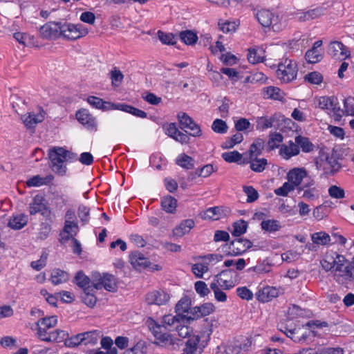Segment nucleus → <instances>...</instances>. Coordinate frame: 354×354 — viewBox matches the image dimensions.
I'll use <instances>...</instances> for the list:
<instances>
[{
	"instance_id": "f257e3e1",
	"label": "nucleus",
	"mask_w": 354,
	"mask_h": 354,
	"mask_svg": "<svg viewBox=\"0 0 354 354\" xmlns=\"http://www.w3.org/2000/svg\"><path fill=\"white\" fill-rule=\"evenodd\" d=\"M48 158L51 169L60 176L66 172V162L77 159V154L60 147H54L48 150Z\"/></svg>"
},
{
	"instance_id": "f03ea898",
	"label": "nucleus",
	"mask_w": 354,
	"mask_h": 354,
	"mask_svg": "<svg viewBox=\"0 0 354 354\" xmlns=\"http://www.w3.org/2000/svg\"><path fill=\"white\" fill-rule=\"evenodd\" d=\"M147 326L155 337L154 344L164 347H173L178 345V339L174 338L172 335L167 333L165 326L157 323L151 318L147 321Z\"/></svg>"
},
{
	"instance_id": "7ed1b4c3",
	"label": "nucleus",
	"mask_w": 354,
	"mask_h": 354,
	"mask_svg": "<svg viewBox=\"0 0 354 354\" xmlns=\"http://www.w3.org/2000/svg\"><path fill=\"white\" fill-rule=\"evenodd\" d=\"M255 17L262 26H272V30L276 32L282 30L288 25L287 17L274 15L272 12L266 9L258 10L255 14Z\"/></svg>"
},
{
	"instance_id": "20e7f679",
	"label": "nucleus",
	"mask_w": 354,
	"mask_h": 354,
	"mask_svg": "<svg viewBox=\"0 0 354 354\" xmlns=\"http://www.w3.org/2000/svg\"><path fill=\"white\" fill-rule=\"evenodd\" d=\"M338 266L334 269V279L339 284H346L354 281V264L351 262L344 266L347 261L345 257H338Z\"/></svg>"
},
{
	"instance_id": "39448f33",
	"label": "nucleus",
	"mask_w": 354,
	"mask_h": 354,
	"mask_svg": "<svg viewBox=\"0 0 354 354\" xmlns=\"http://www.w3.org/2000/svg\"><path fill=\"white\" fill-rule=\"evenodd\" d=\"M92 284L96 290L104 288L109 292H115L118 288L117 279L109 273L93 272L92 274Z\"/></svg>"
},
{
	"instance_id": "423d86ee",
	"label": "nucleus",
	"mask_w": 354,
	"mask_h": 354,
	"mask_svg": "<svg viewBox=\"0 0 354 354\" xmlns=\"http://www.w3.org/2000/svg\"><path fill=\"white\" fill-rule=\"evenodd\" d=\"M277 67V76L281 82L288 83L296 79L298 68L294 61L286 59Z\"/></svg>"
},
{
	"instance_id": "0eeeda50",
	"label": "nucleus",
	"mask_w": 354,
	"mask_h": 354,
	"mask_svg": "<svg viewBox=\"0 0 354 354\" xmlns=\"http://www.w3.org/2000/svg\"><path fill=\"white\" fill-rule=\"evenodd\" d=\"M12 105L15 111L20 116L21 122L27 129H34L37 124L41 122L44 120V115L41 111L38 113L31 111L25 114H21L19 113V108H17L19 106V104L12 101Z\"/></svg>"
},
{
	"instance_id": "6e6552de",
	"label": "nucleus",
	"mask_w": 354,
	"mask_h": 354,
	"mask_svg": "<svg viewBox=\"0 0 354 354\" xmlns=\"http://www.w3.org/2000/svg\"><path fill=\"white\" fill-rule=\"evenodd\" d=\"M88 33L86 28L80 24H62V37L69 40H75L85 36Z\"/></svg>"
},
{
	"instance_id": "1a4fd4ad",
	"label": "nucleus",
	"mask_w": 354,
	"mask_h": 354,
	"mask_svg": "<svg viewBox=\"0 0 354 354\" xmlns=\"http://www.w3.org/2000/svg\"><path fill=\"white\" fill-rule=\"evenodd\" d=\"M177 118L179 122L180 129H188L190 130L189 135L191 136H201L202 131L200 126L196 124L186 113L179 112L177 115Z\"/></svg>"
},
{
	"instance_id": "9d476101",
	"label": "nucleus",
	"mask_w": 354,
	"mask_h": 354,
	"mask_svg": "<svg viewBox=\"0 0 354 354\" xmlns=\"http://www.w3.org/2000/svg\"><path fill=\"white\" fill-rule=\"evenodd\" d=\"M131 264L138 270L142 268H148L150 270H159L160 266L156 264H151L150 261L138 251L133 252L129 255Z\"/></svg>"
},
{
	"instance_id": "9b49d317",
	"label": "nucleus",
	"mask_w": 354,
	"mask_h": 354,
	"mask_svg": "<svg viewBox=\"0 0 354 354\" xmlns=\"http://www.w3.org/2000/svg\"><path fill=\"white\" fill-rule=\"evenodd\" d=\"M206 344L207 341H201L199 335L189 336L181 354H201Z\"/></svg>"
},
{
	"instance_id": "f8f14e48",
	"label": "nucleus",
	"mask_w": 354,
	"mask_h": 354,
	"mask_svg": "<svg viewBox=\"0 0 354 354\" xmlns=\"http://www.w3.org/2000/svg\"><path fill=\"white\" fill-rule=\"evenodd\" d=\"M252 246V243L245 239L238 238L232 241L229 245L227 254L230 256H239L245 252Z\"/></svg>"
},
{
	"instance_id": "ddd939ff",
	"label": "nucleus",
	"mask_w": 354,
	"mask_h": 354,
	"mask_svg": "<svg viewBox=\"0 0 354 354\" xmlns=\"http://www.w3.org/2000/svg\"><path fill=\"white\" fill-rule=\"evenodd\" d=\"M328 54L335 59H345L350 56V51L342 42L331 41L328 46Z\"/></svg>"
},
{
	"instance_id": "4468645a",
	"label": "nucleus",
	"mask_w": 354,
	"mask_h": 354,
	"mask_svg": "<svg viewBox=\"0 0 354 354\" xmlns=\"http://www.w3.org/2000/svg\"><path fill=\"white\" fill-rule=\"evenodd\" d=\"M247 341L248 343L243 345L234 342L218 346L216 354H239L242 349L246 350L247 347L251 345V342L249 339H247Z\"/></svg>"
},
{
	"instance_id": "2eb2a0df",
	"label": "nucleus",
	"mask_w": 354,
	"mask_h": 354,
	"mask_svg": "<svg viewBox=\"0 0 354 354\" xmlns=\"http://www.w3.org/2000/svg\"><path fill=\"white\" fill-rule=\"evenodd\" d=\"M28 216L23 213H15L10 216L8 220V227L18 230L24 227L28 223Z\"/></svg>"
},
{
	"instance_id": "dca6fc26",
	"label": "nucleus",
	"mask_w": 354,
	"mask_h": 354,
	"mask_svg": "<svg viewBox=\"0 0 354 354\" xmlns=\"http://www.w3.org/2000/svg\"><path fill=\"white\" fill-rule=\"evenodd\" d=\"M307 176V171L304 168H294L287 175V178L294 186L298 189L303 179Z\"/></svg>"
},
{
	"instance_id": "f3484780",
	"label": "nucleus",
	"mask_w": 354,
	"mask_h": 354,
	"mask_svg": "<svg viewBox=\"0 0 354 354\" xmlns=\"http://www.w3.org/2000/svg\"><path fill=\"white\" fill-rule=\"evenodd\" d=\"M78 231L79 227L77 222L65 220L63 232L61 233L62 240L65 242L71 238L74 239Z\"/></svg>"
},
{
	"instance_id": "a211bd4d",
	"label": "nucleus",
	"mask_w": 354,
	"mask_h": 354,
	"mask_svg": "<svg viewBox=\"0 0 354 354\" xmlns=\"http://www.w3.org/2000/svg\"><path fill=\"white\" fill-rule=\"evenodd\" d=\"M169 299V295L163 291H153L146 296V301L150 304L163 305Z\"/></svg>"
},
{
	"instance_id": "6ab92c4d",
	"label": "nucleus",
	"mask_w": 354,
	"mask_h": 354,
	"mask_svg": "<svg viewBox=\"0 0 354 354\" xmlns=\"http://www.w3.org/2000/svg\"><path fill=\"white\" fill-rule=\"evenodd\" d=\"M76 117L78 121L89 129L96 130L97 123L95 118L91 115L86 109H82L77 112Z\"/></svg>"
},
{
	"instance_id": "aec40b11",
	"label": "nucleus",
	"mask_w": 354,
	"mask_h": 354,
	"mask_svg": "<svg viewBox=\"0 0 354 354\" xmlns=\"http://www.w3.org/2000/svg\"><path fill=\"white\" fill-rule=\"evenodd\" d=\"M88 103L92 106L102 109L103 111H109V110H117L118 103H113L110 102L103 101L101 98L95 97V96H89L87 98Z\"/></svg>"
},
{
	"instance_id": "412c9836",
	"label": "nucleus",
	"mask_w": 354,
	"mask_h": 354,
	"mask_svg": "<svg viewBox=\"0 0 354 354\" xmlns=\"http://www.w3.org/2000/svg\"><path fill=\"white\" fill-rule=\"evenodd\" d=\"M338 257H344L336 252L327 253L325 257L320 261L322 268L326 272L335 269L338 266Z\"/></svg>"
},
{
	"instance_id": "4be33fe9",
	"label": "nucleus",
	"mask_w": 354,
	"mask_h": 354,
	"mask_svg": "<svg viewBox=\"0 0 354 354\" xmlns=\"http://www.w3.org/2000/svg\"><path fill=\"white\" fill-rule=\"evenodd\" d=\"M44 194H38L34 196L32 201L29 203V213L35 215L37 213L44 214Z\"/></svg>"
},
{
	"instance_id": "5701e85b",
	"label": "nucleus",
	"mask_w": 354,
	"mask_h": 354,
	"mask_svg": "<svg viewBox=\"0 0 354 354\" xmlns=\"http://www.w3.org/2000/svg\"><path fill=\"white\" fill-rule=\"evenodd\" d=\"M300 149L297 143L290 140L287 145H282L279 150V154L286 160L299 153Z\"/></svg>"
},
{
	"instance_id": "b1692460",
	"label": "nucleus",
	"mask_w": 354,
	"mask_h": 354,
	"mask_svg": "<svg viewBox=\"0 0 354 354\" xmlns=\"http://www.w3.org/2000/svg\"><path fill=\"white\" fill-rule=\"evenodd\" d=\"M279 292V290L276 288L267 286L259 291L258 299L263 303H266L278 297Z\"/></svg>"
},
{
	"instance_id": "393cba45",
	"label": "nucleus",
	"mask_w": 354,
	"mask_h": 354,
	"mask_svg": "<svg viewBox=\"0 0 354 354\" xmlns=\"http://www.w3.org/2000/svg\"><path fill=\"white\" fill-rule=\"evenodd\" d=\"M234 272L232 269L224 270L221 271L215 277V281L213 283H217L218 286L223 290H230L234 286V283L232 281L227 280L224 277L228 273Z\"/></svg>"
},
{
	"instance_id": "a878e982",
	"label": "nucleus",
	"mask_w": 354,
	"mask_h": 354,
	"mask_svg": "<svg viewBox=\"0 0 354 354\" xmlns=\"http://www.w3.org/2000/svg\"><path fill=\"white\" fill-rule=\"evenodd\" d=\"M194 227V221L192 219L183 221L173 230V236L181 237L187 234Z\"/></svg>"
},
{
	"instance_id": "bb28decb",
	"label": "nucleus",
	"mask_w": 354,
	"mask_h": 354,
	"mask_svg": "<svg viewBox=\"0 0 354 354\" xmlns=\"http://www.w3.org/2000/svg\"><path fill=\"white\" fill-rule=\"evenodd\" d=\"M62 36V24L48 22L46 24V38L56 39Z\"/></svg>"
},
{
	"instance_id": "cd10ccee",
	"label": "nucleus",
	"mask_w": 354,
	"mask_h": 354,
	"mask_svg": "<svg viewBox=\"0 0 354 354\" xmlns=\"http://www.w3.org/2000/svg\"><path fill=\"white\" fill-rule=\"evenodd\" d=\"M94 290L96 289L93 284L92 286H88L87 288L83 290V293L81 296L83 302L91 308L93 307L97 301V298L94 295Z\"/></svg>"
},
{
	"instance_id": "c85d7f7f",
	"label": "nucleus",
	"mask_w": 354,
	"mask_h": 354,
	"mask_svg": "<svg viewBox=\"0 0 354 354\" xmlns=\"http://www.w3.org/2000/svg\"><path fill=\"white\" fill-rule=\"evenodd\" d=\"M315 183V181L313 180H310L308 183L304 184L303 186L298 187V191L300 192L301 190H304L303 193V197L307 200L312 201L314 200L319 196V192L318 190L315 188H310L304 189L306 187H310L313 185Z\"/></svg>"
},
{
	"instance_id": "c756f323",
	"label": "nucleus",
	"mask_w": 354,
	"mask_h": 354,
	"mask_svg": "<svg viewBox=\"0 0 354 354\" xmlns=\"http://www.w3.org/2000/svg\"><path fill=\"white\" fill-rule=\"evenodd\" d=\"M82 333L83 345H91L93 346L97 344L98 339L100 337V331L94 330L91 331H86Z\"/></svg>"
},
{
	"instance_id": "7c9ffc66",
	"label": "nucleus",
	"mask_w": 354,
	"mask_h": 354,
	"mask_svg": "<svg viewBox=\"0 0 354 354\" xmlns=\"http://www.w3.org/2000/svg\"><path fill=\"white\" fill-rule=\"evenodd\" d=\"M117 110L122 111L124 112H127L131 113L136 117L140 118H145L147 116V114L144 111L138 109L134 106L131 105H128L123 103H118Z\"/></svg>"
},
{
	"instance_id": "2f4dec72",
	"label": "nucleus",
	"mask_w": 354,
	"mask_h": 354,
	"mask_svg": "<svg viewBox=\"0 0 354 354\" xmlns=\"http://www.w3.org/2000/svg\"><path fill=\"white\" fill-rule=\"evenodd\" d=\"M69 279L67 272L59 269H55L51 272L50 280L52 283L57 285L66 282Z\"/></svg>"
},
{
	"instance_id": "473e14b6",
	"label": "nucleus",
	"mask_w": 354,
	"mask_h": 354,
	"mask_svg": "<svg viewBox=\"0 0 354 354\" xmlns=\"http://www.w3.org/2000/svg\"><path fill=\"white\" fill-rule=\"evenodd\" d=\"M295 141L299 147H301L302 151L309 153L313 151L314 145L310 140L301 136H297L295 138Z\"/></svg>"
},
{
	"instance_id": "72a5a7b5",
	"label": "nucleus",
	"mask_w": 354,
	"mask_h": 354,
	"mask_svg": "<svg viewBox=\"0 0 354 354\" xmlns=\"http://www.w3.org/2000/svg\"><path fill=\"white\" fill-rule=\"evenodd\" d=\"M176 163L186 169H191L194 167V160L185 153L180 154L176 160Z\"/></svg>"
},
{
	"instance_id": "f704fd0d",
	"label": "nucleus",
	"mask_w": 354,
	"mask_h": 354,
	"mask_svg": "<svg viewBox=\"0 0 354 354\" xmlns=\"http://www.w3.org/2000/svg\"><path fill=\"white\" fill-rule=\"evenodd\" d=\"M161 206L168 213H174L177 206V201L171 196H167L162 198Z\"/></svg>"
},
{
	"instance_id": "c9c22d12",
	"label": "nucleus",
	"mask_w": 354,
	"mask_h": 354,
	"mask_svg": "<svg viewBox=\"0 0 354 354\" xmlns=\"http://www.w3.org/2000/svg\"><path fill=\"white\" fill-rule=\"evenodd\" d=\"M311 240L316 245H326L330 243V237L324 232H319L311 235Z\"/></svg>"
},
{
	"instance_id": "e433bc0d",
	"label": "nucleus",
	"mask_w": 354,
	"mask_h": 354,
	"mask_svg": "<svg viewBox=\"0 0 354 354\" xmlns=\"http://www.w3.org/2000/svg\"><path fill=\"white\" fill-rule=\"evenodd\" d=\"M250 169L255 172H262L268 164L266 158H258L257 157L250 158Z\"/></svg>"
},
{
	"instance_id": "4c0bfd02",
	"label": "nucleus",
	"mask_w": 354,
	"mask_h": 354,
	"mask_svg": "<svg viewBox=\"0 0 354 354\" xmlns=\"http://www.w3.org/2000/svg\"><path fill=\"white\" fill-rule=\"evenodd\" d=\"M305 58L308 63H317L323 58L322 50L310 48L306 53Z\"/></svg>"
},
{
	"instance_id": "58836bf2",
	"label": "nucleus",
	"mask_w": 354,
	"mask_h": 354,
	"mask_svg": "<svg viewBox=\"0 0 354 354\" xmlns=\"http://www.w3.org/2000/svg\"><path fill=\"white\" fill-rule=\"evenodd\" d=\"M264 141L261 138L256 139L250 145L249 150L250 158L257 157L264 148Z\"/></svg>"
},
{
	"instance_id": "ea45409f",
	"label": "nucleus",
	"mask_w": 354,
	"mask_h": 354,
	"mask_svg": "<svg viewBox=\"0 0 354 354\" xmlns=\"http://www.w3.org/2000/svg\"><path fill=\"white\" fill-rule=\"evenodd\" d=\"M109 77L111 80L112 86L114 87H119L121 86L124 80V75L117 67H114L109 72Z\"/></svg>"
},
{
	"instance_id": "a19ab883",
	"label": "nucleus",
	"mask_w": 354,
	"mask_h": 354,
	"mask_svg": "<svg viewBox=\"0 0 354 354\" xmlns=\"http://www.w3.org/2000/svg\"><path fill=\"white\" fill-rule=\"evenodd\" d=\"M191 300L187 297H184L176 305V312L178 316H181L190 309Z\"/></svg>"
},
{
	"instance_id": "79ce46f5",
	"label": "nucleus",
	"mask_w": 354,
	"mask_h": 354,
	"mask_svg": "<svg viewBox=\"0 0 354 354\" xmlns=\"http://www.w3.org/2000/svg\"><path fill=\"white\" fill-rule=\"evenodd\" d=\"M262 50L260 48H250L248 53V59L251 64H257L263 61L262 56Z\"/></svg>"
},
{
	"instance_id": "37998d69",
	"label": "nucleus",
	"mask_w": 354,
	"mask_h": 354,
	"mask_svg": "<svg viewBox=\"0 0 354 354\" xmlns=\"http://www.w3.org/2000/svg\"><path fill=\"white\" fill-rule=\"evenodd\" d=\"M261 227L263 230L269 232H277L281 228L279 222L274 219L263 221L261 223Z\"/></svg>"
},
{
	"instance_id": "c03bdc74",
	"label": "nucleus",
	"mask_w": 354,
	"mask_h": 354,
	"mask_svg": "<svg viewBox=\"0 0 354 354\" xmlns=\"http://www.w3.org/2000/svg\"><path fill=\"white\" fill-rule=\"evenodd\" d=\"M66 335V333L62 330H55L50 332L48 335L46 332V342H61L64 340L65 341Z\"/></svg>"
},
{
	"instance_id": "a18cd8bd",
	"label": "nucleus",
	"mask_w": 354,
	"mask_h": 354,
	"mask_svg": "<svg viewBox=\"0 0 354 354\" xmlns=\"http://www.w3.org/2000/svg\"><path fill=\"white\" fill-rule=\"evenodd\" d=\"M247 227V222L243 220H239L233 223L232 234L234 236H240L246 232Z\"/></svg>"
},
{
	"instance_id": "49530a36",
	"label": "nucleus",
	"mask_w": 354,
	"mask_h": 354,
	"mask_svg": "<svg viewBox=\"0 0 354 354\" xmlns=\"http://www.w3.org/2000/svg\"><path fill=\"white\" fill-rule=\"evenodd\" d=\"M304 80L313 85H320L323 82L324 77L320 73L313 71L305 75Z\"/></svg>"
},
{
	"instance_id": "de8ad7c7",
	"label": "nucleus",
	"mask_w": 354,
	"mask_h": 354,
	"mask_svg": "<svg viewBox=\"0 0 354 354\" xmlns=\"http://www.w3.org/2000/svg\"><path fill=\"white\" fill-rule=\"evenodd\" d=\"M221 215V208L218 207H210L203 212L202 218L204 219L218 220Z\"/></svg>"
},
{
	"instance_id": "09e8293b",
	"label": "nucleus",
	"mask_w": 354,
	"mask_h": 354,
	"mask_svg": "<svg viewBox=\"0 0 354 354\" xmlns=\"http://www.w3.org/2000/svg\"><path fill=\"white\" fill-rule=\"evenodd\" d=\"M75 281L79 287L83 289V290H85L88 286H92V283L90 284V279L82 271H79L76 274L75 277Z\"/></svg>"
},
{
	"instance_id": "8fccbe9b",
	"label": "nucleus",
	"mask_w": 354,
	"mask_h": 354,
	"mask_svg": "<svg viewBox=\"0 0 354 354\" xmlns=\"http://www.w3.org/2000/svg\"><path fill=\"white\" fill-rule=\"evenodd\" d=\"M180 39L187 45H192L196 42L198 37L191 30L183 31L180 33Z\"/></svg>"
},
{
	"instance_id": "3c124183",
	"label": "nucleus",
	"mask_w": 354,
	"mask_h": 354,
	"mask_svg": "<svg viewBox=\"0 0 354 354\" xmlns=\"http://www.w3.org/2000/svg\"><path fill=\"white\" fill-rule=\"evenodd\" d=\"M296 187L290 182L288 180L283 185L274 190V194L277 196H287L288 194L295 190Z\"/></svg>"
},
{
	"instance_id": "603ef678",
	"label": "nucleus",
	"mask_w": 354,
	"mask_h": 354,
	"mask_svg": "<svg viewBox=\"0 0 354 354\" xmlns=\"http://www.w3.org/2000/svg\"><path fill=\"white\" fill-rule=\"evenodd\" d=\"M192 270L198 278H202L204 273L208 271V263H198L192 266Z\"/></svg>"
},
{
	"instance_id": "864d4df0",
	"label": "nucleus",
	"mask_w": 354,
	"mask_h": 354,
	"mask_svg": "<svg viewBox=\"0 0 354 354\" xmlns=\"http://www.w3.org/2000/svg\"><path fill=\"white\" fill-rule=\"evenodd\" d=\"M212 129L217 133L223 134L227 131L228 127L224 120L216 119L212 124Z\"/></svg>"
},
{
	"instance_id": "5fc2aeb1",
	"label": "nucleus",
	"mask_w": 354,
	"mask_h": 354,
	"mask_svg": "<svg viewBox=\"0 0 354 354\" xmlns=\"http://www.w3.org/2000/svg\"><path fill=\"white\" fill-rule=\"evenodd\" d=\"M210 288L214 292V297L219 302L227 301V295L218 286L217 283H211Z\"/></svg>"
},
{
	"instance_id": "6e6d98bb",
	"label": "nucleus",
	"mask_w": 354,
	"mask_h": 354,
	"mask_svg": "<svg viewBox=\"0 0 354 354\" xmlns=\"http://www.w3.org/2000/svg\"><path fill=\"white\" fill-rule=\"evenodd\" d=\"M284 93L281 90H264L263 96L264 98L272 99L282 101L284 97Z\"/></svg>"
},
{
	"instance_id": "4d7b16f0",
	"label": "nucleus",
	"mask_w": 354,
	"mask_h": 354,
	"mask_svg": "<svg viewBox=\"0 0 354 354\" xmlns=\"http://www.w3.org/2000/svg\"><path fill=\"white\" fill-rule=\"evenodd\" d=\"M82 333L73 335L69 338L65 339L64 344L67 347L74 348L80 345H83Z\"/></svg>"
},
{
	"instance_id": "13d9d810",
	"label": "nucleus",
	"mask_w": 354,
	"mask_h": 354,
	"mask_svg": "<svg viewBox=\"0 0 354 354\" xmlns=\"http://www.w3.org/2000/svg\"><path fill=\"white\" fill-rule=\"evenodd\" d=\"M44 185V178L40 175L33 176L26 181L28 187H38Z\"/></svg>"
},
{
	"instance_id": "bf43d9fd",
	"label": "nucleus",
	"mask_w": 354,
	"mask_h": 354,
	"mask_svg": "<svg viewBox=\"0 0 354 354\" xmlns=\"http://www.w3.org/2000/svg\"><path fill=\"white\" fill-rule=\"evenodd\" d=\"M283 141V136L279 133H272L270 136L268 142V148L272 150L279 146V144Z\"/></svg>"
},
{
	"instance_id": "052dcab7",
	"label": "nucleus",
	"mask_w": 354,
	"mask_h": 354,
	"mask_svg": "<svg viewBox=\"0 0 354 354\" xmlns=\"http://www.w3.org/2000/svg\"><path fill=\"white\" fill-rule=\"evenodd\" d=\"M220 30L224 33H232L236 30L237 25L235 22L221 21L218 22Z\"/></svg>"
},
{
	"instance_id": "680f3d73",
	"label": "nucleus",
	"mask_w": 354,
	"mask_h": 354,
	"mask_svg": "<svg viewBox=\"0 0 354 354\" xmlns=\"http://www.w3.org/2000/svg\"><path fill=\"white\" fill-rule=\"evenodd\" d=\"M335 99V98L333 97H320L318 99V106L322 109H326L329 111L330 108L333 106V103Z\"/></svg>"
},
{
	"instance_id": "e2e57ef3",
	"label": "nucleus",
	"mask_w": 354,
	"mask_h": 354,
	"mask_svg": "<svg viewBox=\"0 0 354 354\" xmlns=\"http://www.w3.org/2000/svg\"><path fill=\"white\" fill-rule=\"evenodd\" d=\"M178 316H173L171 315H167L162 317V326H165V328L167 329V327H174L180 323Z\"/></svg>"
},
{
	"instance_id": "0e129e2a",
	"label": "nucleus",
	"mask_w": 354,
	"mask_h": 354,
	"mask_svg": "<svg viewBox=\"0 0 354 354\" xmlns=\"http://www.w3.org/2000/svg\"><path fill=\"white\" fill-rule=\"evenodd\" d=\"M222 158L228 162H237L241 160L242 155L237 151H233L223 153Z\"/></svg>"
},
{
	"instance_id": "69168bd1",
	"label": "nucleus",
	"mask_w": 354,
	"mask_h": 354,
	"mask_svg": "<svg viewBox=\"0 0 354 354\" xmlns=\"http://www.w3.org/2000/svg\"><path fill=\"white\" fill-rule=\"evenodd\" d=\"M243 191L247 195V202L253 203L257 200L259 194L257 191L252 186H244Z\"/></svg>"
},
{
	"instance_id": "338daca9",
	"label": "nucleus",
	"mask_w": 354,
	"mask_h": 354,
	"mask_svg": "<svg viewBox=\"0 0 354 354\" xmlns=\"http://www.w3.org/2000/svg\"><path fill=\"white\" fill-rule=\"evenodd\" d=\"M157 34L158 39L162 44L167 45H172L175 44L173 34L165 33L161 30H158Z\"/></svg>"
},
{
	"instance_id": "774afa93",
	"label": "nucleus",
	"mask_w": 354,
	"mask_h": 354,
	"mask_svg": "<svg viewBox=\"0 0 354 354\" xmlns=\"http://www.w3.org/2000/svg\"><path fill=\"white\" fill-rule=\"evenodd\" d=\"M313 353L315 354H344V350L340 347H327L319 349L317 351H313Z\"/></svg>"
}]
</instances>
